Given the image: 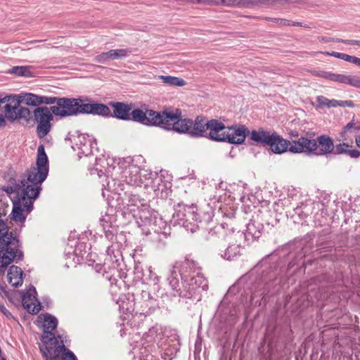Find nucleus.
Here are the masks:
<instances>
[{"label":"nucleus","mask_w":360,"mask_h":360,"mask_svg":"<svg viewBox=\"0 0 360 360\" xmlns=\"http://www.w3.org/2000/svg\"><path fill=\"white\" fill-rule=\"evenodd\" d=\"M307 252L302 241L296 246L294 252L290 251L287 267L281 266V257L276 252L264 257L255 267L259 278L256 279L252 288L251 300H259L255 303L261 304V301L266 303L268 299L279 291L281 278L288 274V271L298 265L306 256Z\"/></svg>","instance_id":"nucleus-1"},{"label":"nucleus","mask_w":360,"mask_h":360,"mask_svg":"<svg viewBox=\"0 0 360 360\" xmlns=\"http://www.w3.org/2000/svg\"><path fill=\"white\" fill-rule=\"evenodd\" d=\"M178 134H184L195 139L203 137L217 142L240 145L244 143L250 131L244 124L226 127L218 120H208L205 116L198 115L195 120L181 117Z\"/></svg>","instance_id":"nucleus-2"},{"label":"nucleus","mask_w":360,"mask_h":360,"mask_svg":"<svg viewBox=\"0 0 360 360\" xmlns=\"http://www.w3.org/2000/svg\"><path fill=\"white\" fill-rule=\"evenodd\" d=\"M110 105L113 108L111 117L122 120H132L147 126H156L178 133L182 115V111L179 108H167L160 112L153 110L143 112L140 108L132 110L131 104L123 102H112Z\"/></svg>","instance_id":"nucleus-3"},{"label":"nucleus","mask_w":360,"mask_h":360,"mask_svg":"<svg viewBox=\"0 0 360 360\" xmlns=\"http://www.w3.org/2000/svg\"><path fill=\"white\" fill-rule=\"evenodd\" d=\"M200 271L201 267L193 259L176 262L167 278L172 295L191 299L200 289L207 290L208 281Z\"/></svg>","instance_id":"nucleus-4"},{"label":"nucleus","mask_w":360,"mask_h":360,"mask_svg":"<svg viewBox=\"0 0 360 360\" xmlns=\"http://www.w3.org/2000/svg\"><path fill=\"white\" fill-rule=\"evenodd\" d=\"M100 223L103 228L105 238L111 243L107 246L106 257L103 266H99L97 271L103 269V277L112 284L116 283L117 277L126 279L127 273L121 268L122 255L120 250V245L117 241V235L119 226L116 224V217L113 213H108L100 218Z\"/></svg>","instance_id":"nucleus-5"},{"label":"nucleus","mask_w":360,"mask_h":360,"mask_svg":"<svg viewBox=\"0 0 360 360\" xmlns=\"http://www.w3.org/2000/svg\"><path fill=\"white\" fill-rule=\"evenodd\" d=\"M174 224L183 226L191 233L208 224L214 216V212L208 205L205 208L198 209L195 204L188 205L179 202L174 205Z\"/></svg>","instance_id":"nucleus-6"},{"label":"nucleus","mask_w":360,"mask_h":360,"mask_svg":"<svg viewBox=\"0 0 360 360\" xmlns=\"http://www.w3.org/2000/svg\"><path fill=\"white\" fill-rule=\"evenodd\" d=\"M17 229L10 227L0 229V275H4L12 263L24 259L22 243Z\"/></svg>","instance_id":"nucleus-7"},{"label":"nucleus","mask_w":360,"mask_h":360,"mask_svg":"<svg viewBox=\"0 0 360 360\" xmlns=\"http://www.w3.org/2000/svg\"><path fill=\"white\" fill-rule=\"evenodd\" d=\"M49 171V160L43 144L38 146L36 165H32L22 175L25 181L24 194L37 199L41 191V184L46 180Z\"/></svg>","instance_id":"nucleus-8"},{"label":"nucleus","mask_w":360,"mask_h":360,"mask_svg":"<svg viewBox=\"0 0 360 360\" xmlns=\"http://www.w3.org/2000/svg\"><path fill=\"white\" fill-rule=\"evenodd\" d=\"M250 139L257 143L269 146L275 154H282L287 151L291 153H302V152H293L291 149L294 146L297 147L296 143L300 142V139L290 141L274 131H266L263 128L252 130L250 133Z\"/></svg>","instance_id":"nucleus-9"},{"label":"nucleus","mask_w":360,"mask_h":360,"mask_svg":"<svg viewBox=\"0 0 360 360\" xmlns=\"http://www.w3.org/2000/svg\"><path fill=\"white\" fill-rule=\"evenodd\" d=\"M291 148L293 152L305 153L309 155H328L334 150V143L331 137L328 135L319 136L316 139H309L300 137V142Z\"/></svg>","instance_id":"nucleus-10"},{"label":"nucleus","mask_w":360,"mask_h":360,"mask_svg":"<svg viewBox=\"0 0 360 360\" xmlns=\"http://www.w3.org/2000/svg\"><path fill=\"white\" fill-rule=\"evenodd\" d=\"M170 226L161 217L156 219L147 229H144L142 233L148 237L158 248H165L167 244V240L170 236Z\"/></svg>","instance_id":"nucleus-11"},{"label":"nucleus","mask_w":360,"mask_h":360,"mask_svg":"<svg viewBox=\"0 0 360 360\" xmlns=\"http://www.w3.org/2000/svg\"><path fill=\"white\" fill-rule=\"evenodd\" d=\"M35 199L31 198V196L25 195L22 193V196L20 198L13 199V208L11 213L9 215L11 220L15 222H20V229L18 230L19 233L21 232L22 227L25 226V222L27 216L34 209V201Z\"/></svg>","instance_id":"nucleus-12"},{"label":"nucleus","mask_w":360,"mask_h":360,"mask_svg":"<svg viewBox=\"0 0 360 360\" xmlns=\"http://www.w3.org/2000/svg\"><path fill=\"white\" fill-rule=\"evenodd\" d=\"M65 141L71 142L72 148L74 150H78L79 158H81L80 154L89 156L93 154L94 149L98 150L96 140L87 134H81L79 131H76L75 134L69 133L65 138Z\"/></svg>","instance_id":"nucleus-13"},{"label":"nucleus","mask_w":360,"mask_h":360,"mask_svg":"<svg viewBox=\"0 0 360 360\" xmlns=\"http://www.w3.org/2000/svg\"><path fill=\"white\" fill-rule=\"evenodd\" d=\"M124 195L126 200H127L128 202L124 205L123 197H121L120 194L119 193L117 195V204L115 205V207H117V206H120L119 208L121 209V205H123V209L126 210L115 211V209L111 207L108 210L104 216H105L108 213H113L117 217V212H121L122 214H126L127 213V212H129V214L131 213V214H133V213L138 212L139 210H141L143 207H146V205H148L147 200L141 198L137 194L124 193Z\"/></svg>","instance_id":"nucleus-14"},{"label":"nucleus","mask_w":360,"mask_h":360,"mask_svg":"<svg viewBox=\"0 0 360 360\" xmlns=\"http://www.w3.org/2000/svg\"><path fill=\"white\" fill-rule=\"evenodd\" d=\"M148 182L146 186L150 187L154 192L159 193L161 197L166 196L172 187V176L166 171L160 170V172H149L146 174Z\"/></svg>","instance_id":"nucleus-15"},{"label":"nucleus","mask_w":360,"mask_h":360,"mask_svg":"<svg viewBox=\"0 0 360 360\" xmlns=\"http://www.w3.org/2000/svg\"><path fill=\"white\" fill-rule=\"evenodd\" d=\"M34 119L37 122V134L39 139L45 137L51 131V122L53 119L51 106L37 107L33 112Z\"/></svg>","instance_id":"nucleus-16"},{"label":"nucleus","mask_w":360,"mask_h":360,"mask_svg":"<svg viewBox=\"0 0 360 360\" xmlns=\"http://www.w3.org/2000/svg\"><path fill=\"white\" fill-rule=\"evenodd\" d=\"M242 236V233L238 231L236 234H234V228H229L226 222H223L209 229L207 239L213 243H221L230 242L233 236Z\"/></svg>","instance_id":"nucleus-17"},{"label":"nucleus","mask_w":360,"mask_h":360,"mask_svg":"<svg viewBox=\"0 0 360 360\" xmlns=\"http://www.w3.org/2000/svg\"><path fill=\"white\" fill-rule=\"evenodd\" d=\"M78 103V97H60L58 105L51 106V110L55 116L61 118L77 116Z\"/></svg>","instance_id":"nucleus-18"},{"label":"nucleus","mask_w":360,"mask_h":360,"mask_svg":"<svg viewBox=\"0 0 360 360\" xmlns=\"http://www.w3.org/2000/svg\"><path fill=\"white\" fill-rule=\"evenodd\" d=\"M157 295H153L148 290H142L140 296L136 299L134 305L145 316L150 314L158 307Z\"/></svg>","instance_id":"nucleus-19"},{"label":"nucleus","mask_w":360,"mask_h":360,"mask_svg":"<svg viewBox=\"0 0 360 360\" xmlns=\"http://www.w3.org/2000/svg\"><path fill=\"white\" fill-rule=\"evenodd\" d=\"M19 293L22 304L27 311L33 315L37 314L41 310V304L36 299V288L30 285L26 291L21 290Z\"/></svg>","instance_id":"nucleus-20"},{"label":"nucleus","mask_w":360,"mask_h":360,"mask_svg":"<svg viewBox=\"0 0 360 360\" xmlns=\"http://www.w3.org/2000/svg\"><path fill=\"white\" fill-rule=\"evenodd\" d=\"M158 215V212L150 209L149 205H146V207L139 210L138 212L132 214L142 233L144 231L145 228L147 229L156 219L159 218Z\"/></svg>","instance_id":"nucleus-21"},{"label":"nucleus","mask_w":360,"mask_h":360,"mask_svg":"<svg viewBox=\"0 0 360 360\" xmlns=\"http://www.w3.org/2000/svg\"><path fill=\"white\" fill-rule=\"evenodd\" d=\"M134 275L136 281L143 283H153L155 285L159 281L158 276L153 271L151 266L144 269L140 263H135Z\"/></svg>","instance_id":"nucleus-22"},{"label":"nucleus","mask_w":360,"mask_h":360,"mask_svg":"<svg viewBox=\"0 0 360 360\" xmlns=\"http://www.w3.org/2000/svg\"><path fill=\"white\" fill-rule=\"evenodd\" d=\"M41 341L42 345L39 347L40 350L44 347H46L49 349L53 350L54 353L60 354L63 350L66 349L65 345H58V342L51 330H44Z\"/></svg>","instance_id":"nucleus-23"},{"label":"nucleus","mask_w":360,"mask_h":360,"mask_svg":"<svg viewBox=\"0 0 360 360\" xmlns=\"http://www.w3.org/2000/svg\"><path fill=\"white\" fill-rule=\"evenodd\" d=\"M1 105L5 103L4 106L6 112V116L8 119L13 118V115L16 112L18 108L22 103L21 94L19 95H7L4 98H1Z\"/></svg>","instance_id":"nucleus-24"},{"label":"nucleus","mask_w":360,"mask_h":360,"mask_svg":"<svg viewBox=\"0 0 360 360\" xmlns=\"http://www.w3.org/2000/svg\"><path fill=\"white\" fill-rule=\"evenodd\" d=\"M264 231L262 224L253 221V215L246 224V230L244 233V237L247 241L254 240L259 238Z\"/></svg>","instance_id":"nucleus-25"},{"label":"nucleus","mask_w":360,"mask_h":360,"mask_svg":"<svg viewBox=\"0 0 360 360\" xmlns=\"http://www.w3.org/2000/svg\"><path fill=\"white\" fill-rule=\"evenodd\" d=\"M24 272L22 269L15 265H11L7 271L8 283L14 288H18L23 283Z\"/></svg>","instance_id":"nucleus-26"},{"label":"nucleus","mask_w":360,"mask_h":360,"mask_svg":"<svg viewBox=\"0 0 360 360\" xmlns=\"http://www.w3.org/2000/svg\"><path fill=\"white\" fill-rule=\"evenodd\" d=\"M140 167L135 164L131 163L123 172L125 181L131 186H137L139 184L140 179Z\"/></svg>","instance_id":"nucleus-27"},{"label":"nucleus","mask_w":360,"mask_h":360,"mask_svg":"<svg viewBox=\"0 0 360 360\" xmlns=\"http://www.w3.org/2000/svg\"><path fill=\"white\" fill-rule=\"evenodd\" d=\"M333 153L335 155H345L351 158H357L360 156V151L354 148L352 146L348 143L342 141L337 145H334Z\"/></svg>","instance_id":"nucleus-28"},{"label":"nucleus","mask_w":360,"mask_h":360,"mask_svg":"<svg viewBox=\"0 0 360 360\" xmlns=\"http://www.w3.org/2000/svg\"><path fill=\"white\" fill-rule=\"evenodd\" d=\"M10 185L2 188L7 194L11 195L15 193V195L13 199L20 198L22 196L23 191H25V181L21 179L19 183H17L15 179L11 178L9 181Z\"/></svg>","instance_id":"nucleus-29"},{"label":"nucleus","mask_w":360,"mask_h":360,"mask_svg":"<svg viewBox=\"0 0 360 360\" xmlns=\"http://www.w3.org/2000/svg\"><path fill=\"white\" fill-rule=\"evenodd\" d=\"M165 346L164 351L160 354L161 358L163 360H172L179 351L181 343L179 340H170L165 344Z\"/></svg>","instance_id":"nucleus-30"},{"label":"nucleus","mask_w":360,"mask_h":360,"mask_svg":"<svg viewBox=\"0 0 360 360\" xmlns=\"http://www.w3.org/2000/svg\"><path fill=\"white\" fill-rule=\"evenodd\" d=\"M360 131V121L355 120L354 117L348 122L339 134V141H347L349 139L348 134Z\"/></svg>","instance_id":"nucleus-31"},{"label":"nucleus","mask_w":360,"mask_h":360,"mask_svg":"<svg viewBox=\"0 0 360 360\" xmlns=\"http://www.w3.org/2000/svg\"><path fill=\"white\" fill-rule=\"evenodd\" d=\"M38 321L43 323L44 330H54L58 326V319L50 314H40L37 319Z\"/></svg>","instance_id":"nucleus-32"},{"label":"nucleus","mask_w":360,"mask_h":360,"mask_svg":"<svg viewBox=\"0 0 360 360\" xmlns=\"http://www.w3.org/2000/svg\"><path fill=\"white\" fill-rule=\"evenodd\" d=\"M89 115H98L104 117L112 116L110 109L104 103L92 101Z\"/></svg>","instance_id":"nucleus-33"},{"label":"nucleus","mask_w":360,"mask_h":360,"mask_svg":"<svg viewBox=\"0 0 360 360\" xmlns=\"http://www.w3.org/2000/svg\"><path fill=\"white\" fill-rule=\"evenodd\" d=\"M93 99L87 96H78V115H89Z\"/></svg>","instance_id":"nucleus-34"},{"label":"nucleus","mask_w":360,"mask_h":360,"mask_svg":"<svg viewBox=\"0 0 360 360\" xmlns=\"http://www.w3.org/2000/svg\"><path fill=\"white\" fill-rule=\"evenodd\" d=\"M159 78L162 82L171 86H183L186 84V81L182 78L173 77L170 75H160Z\"/></svg>","instance_id":"nucleus-35"},{"label":"nucleus","mask_w":360,"mask_h":360,"mask_svg":"<svg viewBox=\"0 0 360 360\" xmlns=\"http://www.w3.org/2000/svg\"><path fill=\"white\" fill-rule=\"evenodd\" d=\"M230 243L231 241L229 242V245L224 250V254L221 255L224 259L227 260H231L235 257L238 255L241 249V246L240 245L230 244Z\"/></svg>","instance_id":"nucleus-36"},{"label":"nucleus","mask_w":360,"mask_h":360,"mask_svg":"<svg viewBox=\"0 0 360 360\" xmlns=\"http://www.w3.org/2000/svg\"><path fill=\"white\" fill-rule=\"evenodd\" d=\"M21 100L22 103L27 105L36 107L39 105V96L32 93L21 94Z\"/></svg>","instance_id":"nucleus-37"},{"label":"nucleus","mask_w":360,"mask_h":360,"mask_svg":"<svg viewBox=\"0 0 360 360\" xmlns=\"http://www.w3.org/2000/svg\"><path fill=\"white\" fill-rule=\"evenodd\" d=\"M131 49H111L109 51L111 60L127 58L132 53Z\"/></svg>","instance_id":"nucleus-38"},{"label":"nucleus","mask_w":360,"mask_h":360,"mask_svg":"<svg viewBox=\"0 0 360 360\" xmlns=\"http://www.w3.org/2000/svg\"><path fill=\"white\" fill-rule=\"evenodd\" d=\"M252 215L253 221L262 224V227H264V231L266 219H268V217L270 216V210H265L264 212L258 210L257 212H255Z\"/></svg>","instance_id":"nucleus-39"},{"label":"nucleus","mask_w":360,"mask_h":360,"mask_svg":"<svg viewBox=\"0 0 360 360\" xmlns=\"http://www.w3.org/2000/svg\"><path fill=\"white\" fill-rule=\"evenodd\" d=\"M9 72L21 77H30L32 76V73L28 66H15L10 70Z\"/></svg>","instance_id":"nucleus-40"},{"label":"nucleus","mask_w":360,"mask_h":360,"mask_svg":"<svg viewBox=\"0 0 360 360\" xmlns=\"http://www.w3.org/2000/svg\"><path fill=\"white\" fill-rule=\"evenodd\" d=\"M13 118L10 120H15L23 118L25 120H29L31 118V112L27 108L20 105L16 112L13 113Z\"/></svg>","instance_id":"nucleus-41"},{"label":"nucleus","mask_w":360,"mask_h":360,"mask_svg":"<svg viewBox=\"0 0 360 360\" xmlns=\"http://www.w3.org/2000/svg\"><path fill=\"white\" fill-rule=\"evenodd\" d=\"M323 54H325L326 56H333L337 58H340V59L344 60L347 62L352 63H354V60L356 58V56H350V55L343 53L335 52V51L324 52Z\"/></svg>","instance_id":"nucleus-42"},{"label":"nucleus","mask_w":360,"mask_h":360,"mask_svg":"<svg viewBox=\"0 0 360 360\" xmlns=\"http://www.w3.org/2000/svg\"><path fill=\"white\" fill-rule=\"evenodd\" d=\"M60 98V97L56 96H39V105L43 103L47 105L56 103V105H58Z\"/></svg>","instance_id":"nucleus-43"},{"label":"nucleus","mask_w":360,"mask_h":360,"mask_svg":"<svg viewBox=\"0 0 360 360\" xmlns=\"http://www.w3.org/2000/svg\"><path fill=\"white\" fill-rule=\"evenodd\" d=\"M307 208V205L302 204L294 208L293 211L295 214L297 215L300 219H304L308 216V213L306 212Z\"/></svg>","instance_id":"nucleus-44"},{"label":"nucleus","mask_w":360,"mask_h":360,"mask_svg":"<svg viewBox=\"0 0 360 360\" xmlns=\"http://www.w3.org/2000/svg\"><path fill=\"white\" fill-rule=\"evenodd\" d=\"M278 222L279 220L276 218L274 213L270 211V216L268 217V219H266V228L267 229V231L278 224Z\"/></svg>","instance_id":"nucleus-45"},{"label":"nucleus","mask_w":360,"mask_h":360,"mask_svg":"<svg viewBox=\"0 0 360 360\" xmlns=\"http://www.w3.org/2000/svg\"><path fill=\"white\" fill-rule=\"evenodd\" d=\"M52 351L53 350H51L50 349H49L46 347H44L43 349H41V355L45 360H59V354L58 353H54L55 355L53 357L50 356L52 353Z\"/></svg>","instance_id":"nucleus-46"},{"label":"nucleus","mask_w":360,"mask_h":360,"mask_svg":"<svg viewBox=\"0 0 360 360\" xmlns=\"http://www.w3.org/2000/svg\"><path fill=\"white\" fill-rule=\"evenodd\" d=\"M111 60L110 57L109 51L107 52H103L94 58V60L96 63H105L108 60Z\"/></svg>","instance_id":"nucleus-47"},{"label":"nucleus","mask_w":360,"mask_h":360,"mask_svg":"<svg viewBox=\"0 0 360 360\" xmlns=\"http://www.w3.org/2000/svg\"><path fill=\"white\" fill-rule=\"evenodd\" d=\"M316 108H323L324 107L328 108V98L323 96H318L316 97Z\"/></svg>","instance_id":"nucleus-48"},{"label":"nucleus","mask_w":360,"mask_h":360,"mask_svg":"<svg viewBox=\"0 0 360 360\" xmlns=\"http://www.w3.org/2000/svg\"><path fill=\"white\" fill-rule=\"evenodd\" d=\"M266 20L276 22L281 25L290 26L291 25L290 20L283 19V18H265Z\"/></svg>","instance_id":"nucleus-49"},{"label":"nucleus","mask_w":360,"mask_h":360,"mask_svg":"<svg viewBox=\"0 0 360 360\" xmlns=\"http://www.w3.org/2000/svg\"><path fill=\"white\" fill-rule=\"evenodd\" d=\"M360 77L348 75L347 85L357 88Z\"/></svg>","instance_id":"nucleus-50"},{"label":"nucleus","mask_w":360,"mask_h":360,"mask_svg":"<svg viewBox=\"0 0 360 360\" xmlns=\"http://www.w3.org/2000/svg\"><path fill=\"white\" fill-rule=\"evenodd\" d=\"M86 244L84 243H77L75 245V252L77 255L83 257L84 254L82 252H84V253L86 252Z\"/></svg>","instance_id":"nucleus-51"},{"label":"nucleus","mask_w":360,"mask_h":360,"mask_svg":"<svg viewBox=\"0 0 360 360\" xmlns=\"http://www.w3.org/2000/svg\"><path fill=\"white\" fill-rule=\"evenodd\" d=\"M63 354L62 355V357H61V359L60 360H77L76 356L75 355V354L70 351V350H68V351H65V350H63V352H62Z\"/></svg>","instance_id":"nucleus-52"},{"label":"nucleus","mask_w":360,"mask_h":360,"mask_svg":"<svg viewBox=\"0 0 360 360\" xmlns=\"http://www.w3.org/2000/svg\"><path fill=\"white\" fill-rule=\"evenodd\" d=\"M319 40L323 43H328V42H341L342 43V41H345V39H339V38H334V37H319Z\"/></svg>","instance_id":"nucleus-53"},{"label":"nucleus","mask_w":360,"mask_h":360,"mask_svg":"<svg viewBox=\"0 0 360 360\" xmlns=\"http://www.w3.org/2000/svg\"><path fill=\"white\" fill-rule=\"evenodd\" d=\"M270 0H247V8L253 6H258L261 4H265L267 2H269Z\"/></svg>","instance_id":"nucleus-54"},{"label":"nucleus","mask_w":360,"mask_h":360,"mask_svg":"<svg viewBox=\"0 0 360 360\" xmlns=\"http://www.w3.org/2000/svg\"><path fill=\"white\" fill-rule=\"evenodd\" d=\"M202 342V338H200V336H198L195 340V350H194L195 354L197 353L199 354L201 352Z\"/></svg>","instance_id":"nucleus-55"},{"label":"nucleus","mask_w":360,"mask_h":360,"mask_svg":"<svg viewBox=\"0 0 360 360\" xmlns=\"http://www.w3.org/2000/svg\"><path fill=\"white\" fill-rule=\"evenodd\" d=\"M0 311H1V313L6 316L7 317L8 319H12L13 318V315L11 314V313L6 308V307L0 303Z\"/></svg>","instance_id":"nucleus-56"},{"label":"nucleus","mask_w":360,"mask_h":360,"mask_svg":"<svg viewBox=\"0 0 360 360\" xmlns=\"http://www.w3.org/2000/svg\"><path fill=\"white\" fill-rule=\"evenodd\" d=\"M339 106L340 107H350L353 108L354 106V103L352 101H339Z\"/></svg>","instance_id":"nucleus-57"},{"label":"nucleus","mask_w":360,"mask_h":360,"mask_svg":"<svg viewBox=\"0 0 360 360\" xmlns=\"http://www.w3.org/2000/svg\"><path fill=\"white\" fill-rule=\"evenodd\" d=\"M0 295H4L6 297L8 298L10 300L11 297H10V293L8 290H6V286L0 284Z\"/></svg>","instance_id":"nucleus-58"},{"label":"nucleus","mask_w":360,"mask_h":360,"mask_svg":"<svg viewBox=\"0 0 360 360\" xmlns=\"http://www.w3.org/2000/svg\"><path fill=\"white\" fill-rule=\"evenodd\" d=\"M339 106V101L335 99H328V108H335Z\"/></svg>","instance_id":"nucleus-59"},{"label":"nucleus","mask_w":360,"mask_h":360,"mask_svg":"<svg viewBox=\"0 0 360 360\" xmlns=\"http://www.w3.org/2000/svg\"><path fill=\"white\" fill-rule=\"evenodd\" d=\"M343 44H348V45H358L360 46V41L359 40H349V39H345V41H342Z\"/></svg>","instance_id":"nucleus-60"},{"label":"nucleus","mask_w":360,"mask_h":360,"mask_svg":"<svg viewBox=\"0 0 360 360\" xmlns=\"http://www.w3.org/2000/svg\"><path fill=\"white\" fill-rule=\"evenodd\" d=\"M290 22H291L290 25H292V26H298V27H303L305 28H309V27L308 25L303 24L302 22H300L290 21Z\"/></svg>","instance_id":"nucleus-61"},{"label":"nucleus","mask_w":360,"mask_h":360,"mask_svg":"<svg viewBox=\"0 0 360 360\" xmlns=\"http://www.w3.org/2000/svg\"><path fill=\"white\" fill-rule=\"evenodd\" d=\"M348 75H342L340 83L347 84Z\"/></svg>","instance_id":"nucleus-62"},{"label":"nucleus","mask_w":360,"mask_h":360,"mask_svg":"<svg viewBox=\"0 0 360 360\" xmlns=\"http://www.w3.org/2000/svg\"><path fill=\"white\" fill-rule=\"evenodd\" d=\"M290 137H298L299 132L296 130H290L288 133Z\"/></svg>","instance_id":"nucleus-63"},{"label":"nucleus","mask_w":360,"mask_h":360,"mask_svg":"<svg viewBox=\"0 0 360 360\" xmlns=\"http://www.w3.org/2000/svg\"><path fill=\"white\" fill-rule=\"evenodd\" d=\"M336 76H337L336 73L330 72V75H328V79L331 80V81H333V82H335Z\"/></svg>","instance_id":"nucleus-64"}]
</instances>
